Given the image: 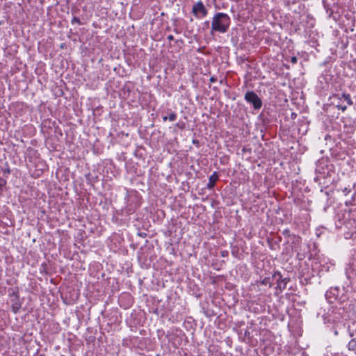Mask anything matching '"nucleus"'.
I'll list each match as a JSON object with an SVG mask.
<instances>
[{
    "instance_id": "nucleus-1",
    "label": "nucleus",
    "mask_w": 356,
    "mask_h": 356,
    "mask_svg": "<svg viewBox=\"0 0 356 356\" xmlns=\"http://www.w3.org/2000/svg\"><path fill=\"white\" fill-rule=\"evenodd\" d=\"M230 22V17L227 14L218 13L212 18L211 32L225 33L228 30Z\"/></svg>"
},
{
    "instance_id": "nucleus-2",
    "label": "nucleus",
    "mask_w": 356,
    "mask_h": 356,
    "mask_svg": "<svg viewBox=\"0 0 356 356\" xmlns=\"http://www.w3.org/2000/svg\"><path fill=\"white\" fill-rule=\"evenodd\" d=\"M192 13L197 19L204 17L208 11L202 1L196 2L192 8Z\"/></svg>"
},
{
    "instance_id": "nucleus-3",
    "label": "nucleus",
    "mask_w": 356,
    "mask_h": 356,
    "mask_svg": "<svg viewBox=\"0 0 356 356\" xmlns=\"http://www.w3.org/2000/svg\"><path fill=\"white\" fill-rule=\"evenodd\" d=\"M9 298L12 311L15 314L18 313L22 307V303L19 300L18 292L13 291L11 293L9 294Z\"/></svg>"
},
{
    "instance_id": "nucleus-4",
    "label": "nucleus",
    "mask_w": 356,
    "mask_h": 356,
    "mask_svg": "<svg viewBox=\"0 0 356 356\" xmlns=\"http://www.w3.org/2000/svg\"><path fill=\"white\" fill-rule=\"evenodd\" d=\"M245 99L248 102L252 104L255 109L261 108V101L254 92H248L245 95Z\"/></svg>"
},
{
    "instance_id": "nucleus-5",
    "label": "nucleus",
    "mask_w": 356,
    "mask_h": 356,
    "mask_svg": "<svg viewBox=\"0 0 356 356\" xmlns=\"http://www.w3.org/2000/svg\"><path fill=\"white\" fill-rule=\"evenodd\" d=\"M218 175H216V172H214L212 175L210 176L209 181V183L207 184L208 188H212L214 186L215 183H216V181L218 179Z\"/></svg>"
},
{
    "instance_id": "nucleus-6",
    "label": "nucleus",
    "mask_w": 356,
    "mask_h": 356,
    "mask_svg": "<svg viewBox=\"0 0 356 356\" xmlns=\"http://www.w3.org/2000/svg\"><path fill=\"white\" fill-rule=\"evenodd\" d=\"M341 97L344 99V100L348 103V105H352L353 104L351 100L350 96L348 94H343Z\"/></svg>"
},
{
    "instance_id": "nucleus-7",
    "label": "nucleus",
    "mask_w": 356,
    "mask_h": 356,
    "mask_svg": "<svg viewBox=\"0 0 356 356\" xmlns=\"http://www.w3.org/2000/svg\"><path fill=\"white\" fill-rule=\"evenodd\" d=\"M348 346L350 349H356V341H350L348 343Z\"/></svg>"
},
{
    "instance_id": "nucleus-8",
    "label": "nucleus",
    "mask_w": 356,
    "mask_h": 356,
    "mask_svg": "<svg viewBox=\"0 0 356 356\" xmlns=\"http://www.w3.org/2000/svg\"><path fill=\"white\" fill-rule=\"evenodd\" d=\"M177 118V115L174 113H171L169 116H168V120L171 122H173L176 120Z\"/></svg>"
},
{
    "instance_id": "nucleus-9",
    "label": "nucleus",
    "mask_w": 356,
    "mask_h": 356,
    "mask_svg": "<svg viewBox=\"0 0 356 356\" xmlns=\"http://www.w3.org/2000/svg\"><path fill=\"white\" fill-rule=\"evenodd\" d=\"M6 184V181L3 178H0V188Z\"/></svg>"
},
{
    "instance_id": "nucleus-10",
    "label": "nucleus",
    "mask_w": 356,
    "mask_h": 356,
    "mask_svg": "<svg viewBox=\"0 0 356 356\" xmlns=\"http://www.w3.org/2000/svg\"><path fill=\"white\" fill-rule=\"evenodd\" d=\"M337 107L339 108V109H341L342 111H346L347 106H337Z\"/></svg>"
},
{
    "instance_id": "nucleus-11",
    "label": "nucleus",
    "mask_w": 356,
    "mask_h": 356,
    "mask_svg": "<svg viewBox=\"0 0 356 356\" xmlns=\"http://www.w3.org/2000/svg\"><path fill=\"white\" fill-rule=\"evenodd\" d=\"M77 22L79 24L80 23V20H79V19L78 17H74L73 19H72V22Z\"/></svg>"
},
{
    "instance_id": "nucleus-12",
    "label": "nucleus",
    "mask_w": 356,
    "mask_h": 356,
    "mask_svg": "<svg viewBox=\"0 0 356 356\" xmlns=\"http://www.w3.org/2000/svg\"><path fill=\"white\" fill-rule=\"evenodd\" d=\"M296 61H297V58L296 57H293L291 58V62L292 63H296Z\"/></svg>"
},
{
    "instance_id": "nucleus-13",
    "label": "nucleus",
    "mask_w": 356,
    "mask_h": 356,
    "mask_svg": "<svg viewBox=\"0 0 356 356\" xmlns=\"http://www.w3.org/2000/svg\"><path fill=\"white\" fill-rule=\"evenodd\" d=\"M163 121H166L167 120H168V117H167V116H164V117L163 118Z\"/></svg>"
}]
</instances>
